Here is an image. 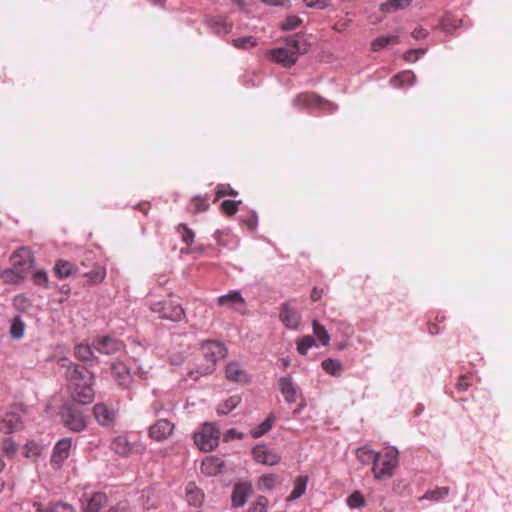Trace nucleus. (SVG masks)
Returning a JSON list of instances; mask_svg holds the SVG:
<instances>
[{"label":"nucleus","mask_w":512,"mask_h":512,"mask_svg":"<svg viewBox=\"0 0 512 512\" xmlns=\"http://www.w3.org/2000/svg\"><path fill=\"white\" fill-rule=\"evenodd\" d=\"M65 377L67 387L74 401L80 404H90L94 400L95 377L85 367L69 362Z\"/></svg>","instance_id":"obj_1"},{"label":"nucleus","mask_w":512,"mask_h":512,"mask_svg":"<svg viewBox=\"0 0 512 512\" xmlns=\"http://www.w3.org/2000/svg\"><path fill=\"white\" fill-rule=\"evenodd\" d=\"M226 354V347L218 341L202 343L197 358L196 371H191L190 377L196 380L199 375L211 374L215 369L216 362L224 358Z\"/></svg>","instance_id":"obj_2"},{"label":"nucleus","mask_w":512,"mask_h":512,"mask_svg":"<svg viewBox=\"0 0 512 512\" xmlns=\"http://www.w3.org/2000/svg\"><path fill=\"white\" fill-rule=\"evenodd\" d=\"M399 452L395 447L389 446L377 452L372 473L376 480H386L393 477L399 464Z\"/></svg>","instance_id":"obj_3"},{"label":"nucleus","mask_w":512,"mask_h":512,"mask_svg":"<svg viewBox=\"0 0 512 512\" xmlns=\"http://www.w3.org/2000/svg\"><path fill=\"white\" fill-rule=\"evenodd\" d=\"M110 449L121 457L141 455L146 450V444L140 434L128 433L115 437L110 444Z\"/></svg>","instance_id":"obj_4"},{"label":"nucleus","mask_w":512,"mask_h":512,"mask_svg":"<svg viewBox=\"0 0 512 512\" xmlns=\"http://www.w3.org/2000/svg\"><path fill=\"white\" fill-rule=\"evenodd\" d=\"M106 512H130L129 502L125 499L112 503L110 497L104 492H96L88 500L85 512H99L106 508Z\"/></svg>","instance_id":"obj_5"},{"label":"nucleus","mask_w":512,"mask_h":512,"mask_svg":"<svg viewBox=\"0 0 512 512\" xmlns=\"http://www.w3.org/2000/svg\"><path fill=\"white\" fill-rule=\"evenodd\" d=\"M220 431L212 423H205L201 429L194 433L196 446L204 452L212 451L219 444Z\"/></svg>","instance_id":"obj_6"},{"label":"nucleus","mask_w":512,"mask_h":512,"mask_svg":"<svg viewBox=\"0 0 512 512\" xmlns=\"http://www.w3.org/2000/svg\"><path fill=\"white\" fill-rule=\"evenodd\" d=\"M64 425L73 432H81L87 427V417L72 403H65L61 409Z\"/></svg>","instance_id":"obj_7"},{"label":"nucleus","mask_w":512,"mask_h":512,"mask_svg":"<svg viewBox=\"0 0 512 512\" xmlns=\"http://www.w3.org/2000/svg\"><path fill=\"white\" fill-rule=\"evenodd\" d=\"M150 309L152 312L157 313L160 318L173 322L181 321L185 317L182 305L172 299L152 302Z\"/></svg>","instance_id":"obj_8"},{"label":"nucleus","mask_w":512,"mask_h":512,"mask_svg":"<svg viewBox=\"0 0 512 512\" xmlns=\"http://www.w3.org/2000/svg\"><path fill=\"white\" fill-rule=\"evenodd\" d=\"M295 106L332 112L337 106L313 92H303L293 100Z\"/></svg>","instance_id":"obj_9"},{"label":"nucleus","mask_w":512,"mask_h":512,"mask_svg":"<svg viewBox=\"0 0 512 512\" xmlns=\"http://www.w3.org/2000/svg\"><path fill=\"white\" fill-rule=\"evenodd\" d=\"M93 349L105 355H113L124 349V344L111 336H99L92 342Z\"/></svg>","instance_id":"obj_10"},{"label":"nucleus","mask_w":512,"mask_h":512,"mask_svg":"<svg viewBox=\"0 0 512 512\" xmlns=\"http://www.w3.org/2000/svg\"><path fill=\"white\" fill-rule=\"evenodd\" d=\"M288 45L292 46L294 50L292 51L287 48H277L270 52L271 59L285 67H290L297 61L298 41L290 40Z\"/></svg>","instance_id":"obj_11"},{"label":"nucleus","mask_w":512,"mask_h":512,"mask_svg":"<svg viewBox=\"0 0 512 512\" xmlns=\"http://www.w3.org/2000/svg\"><path fill=\"white\" fill-rule=\"evenodd\" d=\"M93 415L96 422L106 428L113 427L117 420V411L103 402L94 405Z\"/></svg>","instance_id":"obj_12"},{"label":"nucleus","mask_w":512,"mask_h":512,"mask_svg":"<svg viewBox=\"0 0 512 512\" xmlns=\"http://www.w3.org/2000/svg\"><path fill=\"white\" fill-rule=\"evenodd\" d=\"M111 375L117 385L123 389L130 388L133 382V374L130 368L121 361H115L110 366Z\"/></svg>","instance_id":"obj_13"},{"label":"nucleus","mask_w":512,"mask_h":512,"mask_svg":"<svg viewBox=\"0 0 512 512\" xmlns=\"http://www.w3.org/2000/svg\"><path fill=\"white\" fill-rule=\"evenodd\" d=\"M71 447L72 440L70 438H63L55 444L50 459V463L55 469L61 468L69 458Z\"/></svg>","instance_id":"obj_14"},{"label":"nucleus","mask_w":512,"mask_h":512,"mask_svg":"<svg viewBox=\"0 0 512 512\" xmlns=\"http://www.w3.org/2000/svg\"><path fill=\"white\" fill-rule=\"evenodd\" d=\"M253 458L263 465L273 466L280 462L281 456L264 444L256 445L252 450Z\"/></svg>","instance_id":"obj_15"},{"label":"nucleus","mask_w":512,"mask_h":512,"mask_svg":"<svg viewBox=\"0 0 512 512\" xmlns=\"http://www.w3.org/2000/svg\"><path fill=\"white\" fill-rule=\"evenodd\" d=\"M174 431V424L166 419L156 421L149 428V437L157 442L168 439Z\"/></svg>","instance_id":"obj_16"},{"label":"nucleus","mask_w":512,"mask_h":512,"mask_svg":"<svg viewBox=\"0 0 512 512\" xmlns=\"http://www.w3.org/2000/svg\"><path fill=\"white\" fill-rule=\"evenodd\" d=\"M252 492L253 488L250 482L245 481L236 483L231 495L232 506L235 508L243 507Z\"/></svg>","instance_id":"obj_17"},{"label":"nucleus","mask_w":512,"mask_h":512,"mask_svg":"<svg viewBox=\"0 0 512 512\" xmlns=\"http://www.w3.org/2000/svg\"><path fill=\"white\" fill-rule=\"evenodd\" d=\"M12 266L20 271L27 272L33 263L32 253L29 248L21 247L11 257Z\"/></svg>","instance_id":"obj_18"},{"label":"nucleus","mask_w":512,"mask_h":512,"mask_svg":"<svg viewBox=\"0 0 512 512\" xmlns=\"http://www.w3.org/2000/svg\"><path fill=\"white\" fill-rule=\"evenodd\" d=\"M225 377L230 382L246 384L250 381V377L246 370L242 368L240 363L231 361L226 365Z\"/></svg>","instance_id":"obj_19"},{"label":"nucleus","mask_w":512,"mask_h":512,"mask_svg":"<svg viewBox=\"0 0 512 512\" xmlns=\"http://www.w3.org/2000/svg\"><path fill=\"white\" fill-rule=\"evenodd\" d=\"M32 506L36 512H75V508L71 504L62 501L44 503L39 499H34Z\"/></svg>","instance_id":"obj_20"},{"label":"nucleus","mask_w":512,"mask_h":512,"mask_svg":"<svg viewBox=\"0 0 512 512\" xmlns=\"http://www.w3.org/2000/svg\"><path fill=\"white\" fill-rule=\"evenodd\" d=\"M218 304L234 309L239 313H243L245 310V301L239 291H231L226 295L220 296L218 298Z\"/></svg>","instance_id":"obj_21"},{"label":"nucleus","mask_w":512,"mask_h":512,"mask_svg":"<svg viewBox=\"0 0 512 512\" xmlns=\"http://www.w3.org/2000/svg\"><path fill=\"white\" fill-rule=\"evenodd\" d=\"M280 319L289 329H297L300 322V314L289 305L284 304L280 312Z\"/></svg>","instance_id":"obj_22"},{"label":"nucleus","mask_w":512,"mask_h":512,"mask_svg":"<svg viewBox=\"0 0 512 512\" xmlns=\"http://www.w3.org/2000/svg\"><path fill=\"white\" fill-rule=\"evenodd\" d=\"M21 427V419L17 413H7L0 418V433H13Z\"/></svg>","instance_id":"obj_23"},{"label":"nucleus","mask_w":512,"mask_h":512,"mask_svg":"<svg viewBox=\"0 0 512 512\" xmlns=\"http://www.w3.org/2000/svg\"><path fill=\"white\" fill-rule=\"evenodd\" d=\"M223 461L215 456L206 457L201 463V472L208 476H214L221 472Z\"/></svg>","instance_id":"obj_24"},{"label":"nucleus","mask_w":512,"mask_h":512,"mask_svg":"<svg viewBox=\"0 0 512 512\" xmlns=\"http://www.w3.org/2000/svg\"><path fill=\"white\" fill-rule=\"evenodd\" d=\"M54 273L59 278H67L79 274V268L67 260H58L54 267Z\"/></svg>","instance_id":"obj_25"},{"label":"nucleus","mask_w":512,"mask_h":512,"mask_svg":"<svg viewBox=\"0 0 512 512\" xmlns=\"http://www.w3.org/2000/svg\"><path fill=\"white\" fill-rule=\"evenodd\" d=\"M79 275L86 277L89 285H96L105 279L106 269L101 265H94L88 272H82L79 270Z\"/></svg>","instance_id":"obj_26"},{"label":"nucleus","mask_w":512,"mask_h":512,"mask_svg":"<svg viewBox=\"0 0 512 512\" xmlns=\"http://www.w3.org/2000/svg\"><path fill=\"white\" fill-rule=\"evenodd\" d=\"M279 386L280 391L287 402L293 403L296 401V388L290 377H281L279 379Z\"/></svg>","instance_id":"obj_27"},{"label":"nucleus","mask_w":512,"mask_h":512,"mask_svg":"<svg viewBox=\"0 0 512 512\" xmlns=\"http://www.w3.org/2000/svg\"><path fill=\"white\" fill-rule=\"evenodd\" d=\"M399 42H400V40L397 35L380 36L372 41L371 49L374 52H378L381 49L387 47L388 45H395V44H398Z\"/></svg>","instance_id":"obj_28"},{"label":"nucleus","mask_w":512,"mask_h":512,"mask_svg":"<svg viewBox=\"0 0 512 512\" xmlns=\"http://www.w3.org/2000/svg\"><path fill=\"white\" fill-rule=\"evenodd\" d=\"M307 483V476H298L294 481V488L290 495L287 497V501H294L300 498L306 491Z\"/></svg>","instance_id":"obj_29"},{"label":"nucleus","mask_w":512,"mask_h":512,"mask_svg":"<svg viewBox=\"0 0 512 512\" xmlns=\"http://www.w3.org/2000/svg\"><path fill=\"white\" fill-rule=\"evenodd\" d=\"M376 456H377V452H374L367 445L360 447L356 450V458L363 465H369V464L374 465Z\"/></svg>","instance_id":"obj_30"},{"label":"nucleus","mask_w":512,"mask_h":512,"mask_svg":"<svg viewBox=\"0 0 512 512\" xmlns=\"http://www.w3.org/2000/svg\"><path fill=\"white\" fill-rule=\"evenodd\" d=\"M412 3V0H388L380 5L383 13H391L399 9H404Z\"/></svg>","instance_id":"obj_31"},{"label":"nucleus","mask_w":512,"mask_h":512,"mask_svg":"<svg viewBox=\"0 0 512 512\" xmlns=\"http://www.w3.org/2000/svg\"><path fill=\"white\" fill-rule=\"evenodd\" d=\"M186 496L188 502L194 506L201 505L203 501V493L193 483H189L187 485Z\"/></svg>","instance_id":"obj_32"},{"label":"nucleus","mask_w":512,"mask_h":512,"mask_svg":"<svg viewBox=\"0 0 512 512\" xmlns=\"http://www.w3.org/2000/svg\"><path fill=\"white\" fill-rule=\"evenodd\" d=\"M241 402L239 395H233L218 406L217 412L226 415L233 411Z\"/></svg>","instance_id":"obj_33"},{"label":"nucleus","mask_w":512,"mask_h":512,"mask_svg":"<svg viewBox=\"0 0 512 512\" xmlns=\"http://www.w3.org/2000/svg\"><path fill=\"white\" fill-rule=\"evenodd\" d=\"M24 271L15 269L13 266L10 269L4 270L0 277L5 283H18L24 278Z\"/></svg>","instance_id":"obj_34"},{"label":"nucleus","mask_w":512,"mask_h":512,"mask_svg":"<svg viewBox=\"0 0 512 512\" xmlns=\"http://www.w3.org/2000/svg\"><path fill=\"white\" fill-rule=\"evenodd\" d=\"M312 326L313 333L317 337L318 341L324 346L328 345L330 341V335L328 334L325 327L321 325L317 320H313Z\"/></svg>","instance_id":"obj_35"},{"label":"nucleus","mask_w":512,"mask_h":512,"mask_svg":"<svg viewBox=\"0 0 512 512\" xmlns=\"http://www.w3.org/2000/svg\"><path fill=\"white\" fill-rule=\"evenodd\" d=\"M322 368L325 372L333 376H340L342 371V364L335 359H326L322 362Z\"/></svg>","instance_id":"obj_36"},{"label":"nucleus","mask_w":512,"mask_h":512,"mask_svg":"<svg viewBox=\"0 0 512 512\" xmlns=\"http://www.w3.org/2000/svg\"><path fill=\"white\" fill-rule=\"evenodd\" d=\"M273 417L269 416L265 421H263L260 425L251 430V436L253 438H259L269 432L273 426Z\"/></svg>","instance_id":"obj_37"},{"label":"nucleus","mask_w":512,"mask_h":512,"mask_svg":"<svg viewBox=\"0 0 512 512\" xmlns=\"http://www.w3.org/2000/svg\"><path fill=\"white\" fill-rule=\"evenodd\" d=\"M25 323L20 317H14L11 322L10 334L13 338L20 339L24 336Z\"/></svg>","instance_id":"obj_38"},{"label":"nucleus","mask_w":512,"mask_h":512,"mask_svg":"<svg viewBox=\"0 0 512 512\" xmlns=\"http://www.w3.org/2000/svg\"><path fill=\"white\" fill-rule=\"evenodd\" d=\"M448 494V487H437L433 490L427 491L422 498L432 501H439L441 499H444Z\"/></svg>","instance_id":"obj_39"},{"label":"nucleus","mask_w":512,"mask_h":512,"mask_svg":"<svg viewBox=\"0 0 512 512\" xmlns=\"http://www.w3.org/2000/svg\"><path fill=\"white\" fill-rule=\"evenodd\" d=\"M93 346L88 344H79L75 347V356L82 361L91 360L93 357Z\"/></svg>","instance_id":"obj_40"},{"label":"nucleus","mask_w":512,"mask_h":512,"mask_svg":"<svg viewBox=\"0 0 512 512\" xmlns=\"http://www.w3.org/2000/svg\"><path fill=\"white\" fill-rule=\"evenodd\" d=\"M177 232L181 236L182 241L187 246L192 245L195 239V233L190 228H188L186 224H179L177 227Z\"/></svg>","instance_id":"obj_41"},{"label":"nucleus","mask_w":512,"mask_h":512,"mask_svg":"<svg viewBox=\"0 0 512 512\" xmlns=\"http://www.w3.org/2000/svg\"><path fill=\"white\" fill-rule=\"evenodd\" d=\"M40 453L41 446L34 441L27 442L23 447V454L26 458L36 459Z\"/></svg>","instance_id":"obj_42"},{"label":"nucleus","mask_w":512,"mask_h":512,"mask_svg":"<svg viewBox=\"0 0 512 512\" xmlns=\"http://www.w3.org/2000/svg\"><path fill=\"white\" fill-rule=\"evenodd\" d=\"M238 192L234 190L229 184H218L216 186V192H215V200L214 202L218 201L220 198L224 196H237Z\"/></svg>","instance_id":"obj_43"},{"label":"nucleus","mask_w":512,"mask_h":512,"mask_svg":"<svg viewBox=\"0 0 512 512\" xmlns=\"http://www.w3.org/2000/svg\"><path fill=\"white\" fill-rule=\"evenodd\" d=\"M347 504L350 508H361L366 504L364 496L359 491H354L348 498Z\"/></svg>","instance_id":"obj_44"},{"label":"nucleus","mask_w":512,"mask_h":512,"mask_svg":"<svg viewBox=\"0 0 512 512\" xmlns=\"http://www.w3.org/2000/svg\"><path fill=\"white\" fill-rule=\"evenodd\" d=\"M315 345V341L312 336H303L297 341V350L301 355H306L308 350Z\"/></svg>","instance_id":"obj_45"},{"label":"nucleus","mask_w":512,"mask_h":512,"mask_svg":"<svg viewBox=\"0 0 512 512\" xmlns=\"http://www.w3.org/2000/svg\"><path fill=\"white\" fill-rule=\"evenodd\" d=\"M278 482V476L275 474L263 475L258 480V487L260 489L271 490Z\"/></svg>","instance_id":"obj_46"},{"label":"nucleus","mask_w":512,"mask_h":512,"mask_svg":"<svg viewBox=\"0 0 512 512\" xmlns=\"http://www.w3.org/2000/svg\"><path fill=\"white\" fill-rule=\"evenodd\" d=\"M190 207L194 213H200L208 210L209 203L206 198L195 197L192 199Z\"/></svg>","instance_id":"obj_47"},{"label":"nucleus","mask_w":512,"mask_h":512,"mask_svg":"<svg viewBox=\"0 0 512 512\" xmlns=\"http://www.w3.org/2000/svg\"><path fill=\"white\" fill-rule=\"evenodd\" d=\"M241 203V201H234V200H224L221 203V210L224 214L228 216H232L237 213L238 211V205Z\"/></svg>","instance_id":"obj_48"},{"label":"nucleus","mask_w":512,"mask_h":512,"mask_svg":"<svg viewBox=\"0 0 512 512\" xmlns=\"http://www.w3.org/2000/svg\"><path fill=\"white\" fill-rule=\"evenodd\" d=\"M268 499L265 496H258L256 501L249 507L248 512H267Z\"/></svg>","instance_id":"obj_49"},{"label":"nucleus","mask_w":512,"mask_h":512,"mask_svg":"<svg viewBox=\"0 0 512 512\" xmlns=\"http://www.w3.org/2000/svg\"><path fill=\"white\" fill-rule=\"evenodd\" d=\"M232 43L234 47L242 49H248L256 45V41L251 36L233 39Z\"/></svg>","instance_id":"obj_50"},{"label":"nucleus","mask_w":512,"mask_h":512,"mask_svg":"<svg viewBox=\"0 0 512 512\" xmlns=\"http://www.w3.org/2000/svg\"><path fill=\"white\" fill-rule=\"evenodd\" d=\"M301 23V19L298 16L291 15L281 24V28L285 31L293 30L298 27Z\"/></svg>","instance_id":"obj_51"},{"label":"nucleus","mask_w":512,"mask_h":512,"mask_svg":"<svg viewBox=\"0 0 512 512\" xmlns=\"http://www.w3.org/2000/svg\"><path fill=\"white\" fill-rule=\"evenodd\" d=\"M3 452L10 457H13L17 451V446L11 438H7L2 443Z\"/></svg>","instance_id":"obj_52"},{"label":"nucleus","mask_w":512,"mask_h":512,"mask_svg":"<svg viewBox=\"0 0 512 512\" xmlns=\"http://www.w3.org/2000/svg\"><path fill=\"white\" fill-rule=\"evenodd\" d=\"M414 74L411 71H405L393 78V81H399L401 84L412 85L414 81Z\"/></svg>","instance_id":"obj_53"},{"label":"nucleus","mask_w":512,"mask_h":512,"mask_svg":"<svg viewBox=\"0 0 512 512\" xmlns=\"http://www.w3.org/2000/svg\"><path fill=\"white\" fill-rule=\"evenodd\" d=\"M242 223L251 231L255 230L258 225V217L256 213L252 212L247 217L242 219Z\"/></svg>","instance_id":"obj_54"},{"label":"nucleus","mask_w":512,"mask_h":512,"mask_svg":"<svg viewBox=\"0 0 512 512\" xmlns=\"http://www.w3.org/2000/svg\"><path fill=\"white\" fill-rule=\"evenodd\" d=\"M472 385L470 378L466 375H461L456 383L458 391H466Z\"/></svg>","instance_id":"obj_55"},{"label":"nucleus","mask_w":512,"mask_h":512,"mask_svg":"<svg viewBox=\"0 0 512 512\" xmlns=\"http://www.w3.org/2000/svg\"><path fill=\"white\" fill-rule=\"evenodd\" d=\"M33 280H34L35 284L40 285V286H45L48 283L47 274L42 270L36 271L33 274Z\"/></svg>","instance_id":"obj_56"},{"label":"nucleus","mask_w":512,"mask_h":512,"mask_svg":"<svg viewBox=\"0 0 512 512\" xmlns=\"http://www.w3.org/2000/svg\"><path fill=\"white\" fill-rule=\"evenodd\" d=\"M305 4L309 8L324 9L328 3L325 0H304Z\"/></svg>","instance_id":"obj_57"},{"label":"nucleus","mask_w":512,"mask_h":512,"mask_svg":"<svg viewBox=\"0 0 512 512\" xmlns=\"http://www.w3.org/2000/svg\"><path fill=\"white\" fill-rule=\"evenodd\" d=\"M424 50H409L404 54V59L409 62H414L418 59V54H423Z\"/></svg>","instance_id":"obj_58"},{"label":"nucleus","mask_w":512,"mask_h":512,"mask_svg":"<svg viewBox=\"0 0 512 512\" xmlns=\"http://www.w3.org/2000/svg\"><path fill=\"white\" fill-rule=\"evenodd\" d=\"M411 35L415 39H424L427 37L428 31L424 28L419 27V28H415L412 31Z\"/></svg>","instance_id":"obj_59"},{"label":"nucleus","mask_w":512,"mask_h":512,"mask_svg":"<svg viewBox=\"0 0 512 512\" xmlns=\"http://www.w3.org/2000/svg\"><path fill=\"white\" fill-rule=\"evenodd\" d=\"M215 29L218 33L224 32L227 33L231 30V25H227L223 20H217L215 22Z\"/></svg>","instance_id":"obj_60"},{"label":"nucleus","mask_w":512,"mask_h":512,"mask_svg":"<svg viewBox=\"0 0 512 512\" xmlns=\"http://www.w3.org/2000/svg\"><path fill=\"white\" fill-rule=\"evenodd\" d=\"M451 17L449 15H446L442 20V26L445 30H449L450 28H456L458 24H453V22H450Z\"/></svg>","instance_id":"obj_61"},{"label":"nucleus","mask_w":512,"mask_h":512,"mask_svg":"<svg viewBox=\"0 0 512 512\" xmlns=\"http://www.w3.org/2000/svg\"><path fill=\"white\" fill-rule=\"evenodd\" d=\"M263 3L271 6H285L289 0H261Z\"/></svg>","instance_id":"obj_62"},{"label":"nucleus","mask_w":512,"mask_h":512,"mask_svg":"<svg viewBox=\"0 0 512 512\" xmlns=\"http://www.w3.org/2000/svg\"><path fill=\"white\" fill-rule=\"evenodd\" d=\"M322 297V290L318 289V288H314L312 291H311V295H310V298L312 301H318L320 300V298Z\"/></svg>","instance_id":"obj_63"},{"label":"nucleus","mask_w":512,"mask_h":512,"mask_svg":"<svg viewBox=\"0 0 512 512\" xmlns=\"http://www.w3.org/2000/svg\"><path fill=\"white\" fill-rule=\"evenodd\" d=\"M134 374H138L142 379H147L148 377V371L143 370L142 368H139L137 372H134Z\"/></svg>","instance_id":"obj_64"}]
</instances>
